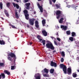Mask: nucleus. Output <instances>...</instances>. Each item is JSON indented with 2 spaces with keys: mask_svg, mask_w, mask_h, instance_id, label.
Returning <instances> with one entry per match:
<instances>
[{
  "mask_svg": "<svg viewBox=\"0 0 79 79\" xmlns=\"http://www.w3.org/2000/svg\"><path fill=\"white\" fill-rule=\"evenodd\" d=\"M34 77L35 79H40L41 75L39 73H37L35 74Z\"/></svg>",
  "mask_w": 79,
  "mask_h": 79,
  "instance_id": "39448f33",
  "label": "nucleus"
},
{
  "mask_svg": "<svg viewBox=\"0 0 79 79\" xmlns=\"http://www.w3.org/2000/svg\"><path fill=\"white\" fill-rule=\"evenodd\" d=\"M0 7L1 8V9L2 10L3 8V3L2 2H1L0 3Z\"/></svg>",
  "mask_w": 79,
  "mask_h": 79,
  "instance_id": "cd10ccee",
  "label": "nucleus"
},
{
  "mask_svg": "<svg viewBox=\"0 0 79 79\" xmlns=\"http://www.w3.org/2000/svg\"><path fill=\"white\" fill-rule=\"evenodd\" d=\"M45 23H46V22H45V20L43 19L42 20V24H43V26H45Z\"/></svg>",
  "mask_w": 79,
  "mask_h": 79,
  "instance_id": "dca6fc26",
  "label": "nucleus"
},
{
  "mask_svg": "<svg viewBox=\"0 0 79 79\" xmlns=\"http://www.w3.org/2000/svg\"><path fill=\"white\" fill-rule=\"evenodd\" d=\"M57 40H58L59 42H60V41H61V40L59 38H57Z\"/></svg>",
  "mask_w": 79,
  "mask_h": 79,
  "instance_id": "de8ad7c7",
  "label": "nucleus"
},
{
  "mask_svg": "<svg viewBox=\"0 0 79 79\" xmlns=\"http://www.w3.org/2000/svg\"><path fill=\"white\" fill-rule=\"evenodd\" d=\"M16 2H19V0H16Z\"/></svg>",
  "mask_w": 79,
  "mask_h": 79,
  "instance_id": "e2e57ef3",
  "label": "nucleus"
},
{
  "mask_svg": "<svg viewBox=\"0 0 79 79\" xmlns=\"http://www.w3.org/2000/svg\"><path fill=\"white\" fill-rule=\"evenodd\" d=\"M35 20V18L29 19V23L31 26H33L34 24V21Z\"/></svg>",
  "mask_w": 79,
  "mask_h": 79,
  "instance_id": "7ed1b4c3",
  "label": "nucleus"
},
{
  "mask_svg": "<svg viewBox=\"0 0 79 79\" xmlns=\"http://www.w3.org/2000/svg\"><path fill=\"white\" fill-rule=\"evenodd\" d=\"M13 5L14 6V7H15L16 6V4H15V3H13Z\"/></svg>",
  "mask_w": 79,
  "mask_h": 79,
  "instance_id": "09e8293b",
  "label": "nucleus"
},
{
  "mask_svg": "<svg viewBox=\"0 0 79 79\" xmlns=\"http://www.w3.org/2000/svg\"><path fill=\"white\" fill-rule=\"evenodd\" d=\"M72 37H74V36H76V33L75 32H73L72 33Z\"/></svg>",
  "mask_w": 79,
  "mask_h": 79,
  "instance_id": "5701e85b",
  "label": "nucleus"
},
{
  "mask_svg": "<svg viewBox=\"0 0 79 79\" xmlns=\"http://www.w3.org/2000/svg\"><path fill=\"white\" fill-rule=\"evenodd\" d=\"M2 79V77L1 75L0 74V79Z\"/></svg>",
  "mask_w": 79,
  "mask_h": 79,
  "instance_id": "052dcab7",
  "label": "nucleus"
},
{
  "mask_svg": "<svg viewBox=\"0 0 79 79\" xmlns=\"http://www.w3.org/2000/svg\"><path fill=\"white\" fill-rule=\"evenodd\" d=\"M48 71H49V70L46 68H44L43 70L42 71V72L43 74L45 73H46V74H48Z\"/></svg>",
  "mask_w": 79,
  "mask_h": 79,
  "instance_id": "0eeeda50",
  "label": "nucleus"
},
{
  "mask_svg": "<svg viewBox=\"0 0 79 79\" xmlns=\"http://www.w3.org/2000/svg\"><path fill=\"white\" fill-rule=\"evenodd\" d=\"M72 76L73 77H77V74L76 73H73L72 74Z\"/></svg>",
  "mask_w": 79,
  "mask_h": 79,
  "instance_id": "a211bd4d",
  "label": "nucleus"
},
{
  "mask_svg": "<svg viewBox=\"0 0 79 79\" xmlns=\"http://www.w3.org/2000/svg\"><path fill=\"white\" fill-rule=\"evenodd\" d=\"M56 35H57V37H59V35H58V32H57L56 34Z\"/></svg>",
  "mask_w": 79,
  "mask_h": 79,
  "instance_id": "49530a36",
  "label": "nucleus"
},
{
  "mask_svg": "<svg viewBox=\"0 0 79 79\" xmlns=\"http://www.w3.org/2000/svg\"><path fill=\"white\" fill-rule=\"evenodd\" d=\"M8 56H10L11 58H14V62H15L16 61V55L14 53H11L9 54Z\"/></svg>",
  "mask_w": 79,
  "mask_h": 79,
  "instance_id": "20e7f679",
  "label": "nucleus"
},
{
  "mask_svg": "<svg viewBox=\"0 0 79 79\" xmlns=\"http://www.w3.org/2000/svg\"><path fill=\"white\" fill-rule=\"evenodd\" d=\"M72 73L71 69L70 68H69L67 69V73L69 75L71 74Z\"/></svg>",
  "mask_w": 79,
  "mask_h": 79,
  "instance_id": "9d476101",
  "label": "nucleus"
},
{
  "mask_svg": "<svg viewBox=\"0 0 79 79\" xmlns=\"http://www.w3.org/2000/svg\"><path fill=\"white\" fill-rule=\"evenodd\" d=\"M4 73H5V74H7V75H10L11 74H10V72L8 70H5L4 71Z\"/></svg>",
  "mask_w": 79,
  "mask_h": 79,
  "instance_id": "2eb2a0df",
  "label": "nucleus"
},
{
  "mask_svg": "<svg viewBox=\"0 0 79 79\" xmlns=\"http://www.w3.org/2000/svg\"><path fill=\"white\" fill-rule=\"evenodd\" d=\"M55 69H51L50 70V72L51 74H53L54 73Z\"/></svg>",
  "mask_w": 79,
  "mask_h": 79,
  "instance_id": "6ab92c4d",
  "label": "nucleus"
},
{
  "mask_svg": "<svg viewBox=\"0 0 79 79\" xmlns=\"http://www.w3.org/2000/svg\"><path fill=\"white\" fill-rule=\"evenodd\" d=\"M25 18L27 20L29 19V15L28 14H25Z\"/></svg>",
  "mask_w": 79,
  "mask_h": 79,
  "instance_id": "aec40b11",
  "label": "nucleus"
},
{
  "mask_svg": "<svg viewBox=\"0 0 79 79\" xmlns=\"http://www.w3.org/2000/svg\"><path fill=\"white\" fill-rule=\"evenodd\" d=\"M64 19L63 18H61L59 21V23H63V20Z\"/></svg>",
  "mask_w": 79,
  "mask_h": 79,
  "instance_id": "393cba45",
  "label": "nucleus"
},
{
  "mask_svg": "<svg viewBox=\"0 0 79 79\" xmlns=\"http://www.w3.org/2000/svg\"><path fill=\"white\" fill-rule=\"evenodd\" d=\"M76 47H78L79 48V42H76Z\"/></svg>",
  "mask_w": 79,
  "mask_h": 79,
  "instance_id": "a878e982",
  "label": "nucleus"
},
{
  "mask_svg": "<svg viewBox=\"0 0 79 79\" xmlns=\"http://www.w3.org/2000/svg\"><path fill=\"white\" fill-rule=\"evenodd\" d=\"M63 29H64V30H66L67 29V26H64V28Z\"/></svg>",
  "mask_w": 79,
  "mask_h": 79,
  "instance_id": "ea45409f",
  "label": "nucleus"
},
{
  "mask_svg": "<svg viewBox=\"0 0 79 79\" xmlns=\"http://www.w3.org/2000/svg\"><path fill=\"white\" fill-rule=\"evenodd\" d=\"M1 18L2 19V20H4V19L3 17H1Z\"/></svg>",
  "mask_w": 79,
  "mask_h": 79,
  "instance_id": "680f3d73",
  "label": "nucleus"
},
{
  "mask_svg": "<svg viewBox=\"0 0 79 79\" xmlns=\"http://www.w3.org/2000/svg\"><path fill=\"white\" fill-rule=\"evenodd\" d=\"M43 76L44 77H47V76L46 74H43Z\"/></svg>",
  "mask_w": 79,
  "mask_h": 79,
  "instance_id": "864d4df0",
  "label": "nucleus"
},
{
  "mask_svg": "<svg viewBox=\"0 0 79 79\" xmlns=\"http://www.w3.org/2000/svg\"><path fill=\"white\" fill-rule=\"evenodd\" d=\"M5 64L3 63L0 62V67H4Z\"/></svg>",
  "mask_w": 79,
  "mask_h": 79,
  "instance_id": "4be33fe9",
  "label": "nucleus"
},
{
  "mask_svg": "<svg viewBox=\"0 0 79 79\" xmlns=\"http://www.w3.org/2000/svg\"><path fill=\"white\" fill-rule=\"evenodd\" d=\"M15 14L16 18L17 19H18L19 18V15H18V12L16 10H15Z\"/></svg>",
  "mask_w": 79,
  "mask_h": 79,
  "instance_id": "ddd939ff",
  "label": "nucleus"
},
{
  "mask_svg": "<svg viewBox=\"0 0 79 79\" xmlns=\"http://www.w3.org/2000/svg\"><path fill=\"white\" fill-rule=\"evenodd\" d=\"M61 14V11L60 10H57L56 12V15H57L56 17L57 19H59L60 18V15Z\"/></svg>",
  "mask_w": 79,
  "mask_h": 79,
  "instance_id": "423d86ee",
  "label": "nucleus"
},
{
  "mask_svg": "<svg viewBox=\"0 0 79 79\" xmlns=\"http://www.w3.org/2000/svg\"><path fill=\"white\" fill-rule=\"evenodd\" d=\"M55 52H56V51L55 50L53 51V53H55Z\"/></svg>",
  "mask_w": 79,
  "mask_h": 79,
  "instance_id": "4d7b16f0",
  "label": "nucleus"
},
{
  "mask_svg": "<svg viewBox=\"0 0 79 79\" xmlns=\"http://www.w3.org/2000/svg\"><path fill=\"white\" fill-rule=\"evenodd\" d=\"M37 38L38 39V40L39 39H40V35H39L37 36Z\"/></svg>",
  "mask_w": 79,
  "mask_h": 79,
  "instance_id": "c03bdc74",
  "label": "nucleus"
},
{
  "mask_svg": "<svg viewBox=\"0 0 79 79\" xmlns=\"http://www.w3.org/2000/svg\"><path fill=\"white\" fill-rule=\"evenodd\" d=\"M45 42H46L45 40H43L42 42H41V43H43V45H45Z\"/></svg>",
  "mask_w": 79,
  "mask_h": 79,
  "instance_id": "7c9ffc66",
  "label": "nucleus"
},
{
  "mask_svg": "<svg viewBox=\"0 0 79 79\" xmlns=\"http://www.w3.org/2000/svg\"><path fill=\"white\" fill-rule=\"evenodd\" d=\"M51 0L52 2H53V3H55V2H56V0Z\"/></svg>",
  "mask_w": 79,
  "mask_h": 79,
  "instance_id": "3c124183",
  "label": "nucleus"
},
{
  "mask_svg": "<svg viewBox=\"0 0 79 79\" xmlns=\"http://www.w3.org/2000/svg\"><path fill=\"white\" fill-rule=\"evenodd\" d=\"M60 61L62 63L63 62V61H64V59L62 57L61 58V59L60 60Z\"/></svg>",
  "mask_w": 79,
  "mask_h": 79,
  "instance_id": "79ce46f5",
  "label": "nucleus"
},
{
  "mask_svg": "<svg viewBox=\"0 0 79 79\" xmlns=\"http://www.w3.org/2000/svg\"><path fill=\"white\" fill-rule=\"evenodd\" d=\"M7 59L8 60H9V61L12 62V58L11 57L8 56L7 57Z\"/></svg>",
  "mask_w": 79,
  "mask_h": 79,
  "instance_id": "c756f323",
  "label": "nucleus"
},
{
  "mask_svg": "<svg viewBox=\"0 0 79 79\" xmlns=\"http://www.w3.org/2000/svg\"><path fill=\"white\" fill-rule=\"evenodd\" d=\"M61 55L62 56H63V57H64L65 56V54H64V51L62 52L61 53Z\"/></svg>",
  "mask_w": 79,
  "mask_h": 79,
  "instance_id": "bb28decb",
  "label": "nucleus"
},
{
  "mask_svg": "<svg viewBox=\"0 0 79 79\" xmlns=\"http://www.w3.org/2000/svg\"><path fill=\"white\" fill-rule=\"evenodd\" d=\"M78 6H76L74 4H73L72 5V7L73 8V9H74V10H76L77 8H76V7H78Z\"/></svg>",
  "mask_w": 79,
  "mask_h": 79,
  "instance_id": "412c9836",
  "label": "nucleus"
},
{
  "mask_svg": "<svg viewBox=\"0 0 79 79\" xmlns=\"http://www.w3.org/2000/svg\"><path fill=\"white\" fill-rule=\"evenodd\" d=\"M6 15V16H7V17H9V14H8V12H7V13H5Z\"/></svg>",
  "mask_w": 79,
  "mask_h": 79,
  "instance_id": "a19ab883",
  "label": "nucleus"
},
{
  "mask_svg": "<svg viewBox=\"0 0 79 79\" xmlns=\"http://www.w3.org/2000/svg\"><path fill=\"white\" fill-rule=\"evenodd\" d=\"M64 26L63 25H61L60 27H61V28H63H63H64Z\"/></svg>",
  "mask_w": 79,
  "mask_h": 79,
  "instance_id": "5fc2aeb1",
  "label": "nucleus"
},
{
  "mask_svg": "<svg viewBox=\"0 0 79 79\" xmlns=\"http://www.w3.org/2000/svg\"><path fill=\"white\" fill-rule=\"evenodd\" d=\"M44 11H45V12H46L47 11L46 10H44Z\"/></svg>",
  "mask_w": 79,
  "mask_h": 79,
  "instance_id": "338daca9",
  "label": "nucleus"
},
{
  "mask_svg": "<svg viewBox=\"0 0 79 79\" xmlns=\"http://www.w3.org/2000/svg\"><path fill=\"white\" fill-rule=\"evenodd\" d=\"M51 38H52V39H54V37H53V36H51Z\"/></svg>",
  "mask_w": 79,
  "mask_h": 79,
  "instance_id": "13d9d810",
  "label": "nucleus"
},
{
  "mask_svg": "<svg viewBox=\"0 0 79 79\" xmlns=\"http://www.w3.org/2000/svg\"><path fill=\"white\" fill-rule=\"evenodd\" d=\"M46 47L47 48L51 49V50H55V47L52 43H48L46 44Z\"/></svg>",
  "mask_w": 79,
  "mask_h": 79,
  "instance_id": "f257e3e1",
  "label": "nucleus"
},
{
  "mask_svg": "<svg viewBox=\"0 0 79 79\" xmlns=\"http://www.w3.org/2000/svg\"><path fill=\"white\" fill-rule=\"evenodd\" d=\"M0 44L1 45H5V41H4L3 40H0Z\"/></svg>",
  "mask_w": 79,
  "mask_h": 79,
  "instance_id": "4468645a",
  "label": "nucleus"
},
{
  "mask_svg": "<svg viewBox=\"0 0 79 79\" xmlns=\"http://www.w3.org/2000/svg\"><path fill=\"white\" fill-rule=\"evenodd\" d=\"M60 67L61 69H63V71L64 74H67V67H66V66L63 64H60Z\"/></svg>",
  "mask_w": 79,
  "mask_h": 79,
  "instance_id": "f03ea898",
  "label": "nucleus"
},
{
  "mask_svg": "<svg viewBox=\"0 0 79 79\" xmlns=\"http://www.w3.org/2000/svg\"><path fill=\"white\" fill-rule=\"evenodd\" d=\"M77 71L78 72V73H79V69H77Z\"/></svg>",
  "mask_w": 79,
  "mask_h": 79,
  "instance_id": "bf43d9fd",
  "label": "nucleus"
},
{
  "mask_svg": "<svg viewBox=\"0 0 79 79\" xmlns=\"http://www.w3.org/2000/svg\"><path fill=\"white\" fill-rule=\"evenodd\" d=\"M35 27H36L37 29H39V22H38V21L37 20L35 21Z\"/></svg>",
  "mask_w": 79,
  "mask_h": 79,
  "instance_id": "1a4fd4ad",
  "label": "nucleus"
},
{
  "mask_svg": "<svg viewBox=\"0 0 79 79\" xmlns=\"http://www.w3.org/2000/svg\"><path fill=\"white\" fill-rule=\"evenodd\" d=\"M25 1V3H27V2H28V1H29V0H24Z\"/></svg>",
  "mask_w": 79,
  "mask_h": 79,
  "instance_id": "603ef678",
  "label": "nucleus"
},
{
  "mask_svg": "<svg viewBox=\"0 0 79 79\" xmlns=\"http://www.w3.org/2000/svg\"><path fill=\"white\" fill-rule=\"evenodd\" d=\"M6 5L8 8H9L10 6V2H8L6 4Z\"/></svg>",
  "mask_w": 79,
  "mask_h": 79,
  "instance_id": "c85d7f7f",
  "label": "nucleus"
},
{
  "mask_svg": "<svg viewBox=\"0 0 79 79\" xmlns=\"http://www.w3.org/2000/svg\"><path fill=\"white\" fill-rule=\"evenodd\" d=\"M70 31H66V34L67 35H70Z\"/></svg>",
  "mask_w": 79,
  "mask_h": 79,
  "instance_id": "e433bc0d",
  "label": "nucleus"
},
{
  "mask_svg": "<svg viewBox=\"0 0 79 79\" xmlns=\"http://www.w3.org/2000/svg\"><path fill=\"white\" fill-rule=\"evenodd\" d=\"M15 66H11V70H14L15 69Z\"/></svg>",
  "mask_w": 79,
  "mask_h": 79,
  "instance_id": "c9c22d12",
  "label": "nucleus"
},
{
  "mask_svg": "<svg viewBox=\"0 0 79 79\" xmlns=\"http://www.w3.org/2000/svg\"><path fill=\"white\" fill-rule=\"evenodd\" d=\"M38 40H39V42H41V41H42V39H39Z\"/></svg>",
  "mask_w": 79,
  "mask_h": 79,
  "instance_id": "6e6d98bb",
  "label": "nucleus"
},
{
  "mask_svg": "<svg viewBox=\"0 0 79 79\" xmlns=\"http://www.w3.org/2000/svg\"><path fill=\"white\" fill-rule=\"evenodd\" d=\"M1 77H2V79H5V75L4 73H1Z\"/></svg>",
  "mask_w": 79,
  "mask_h": 79,
  "instance_id": "b1692460",
  "label": "nucleus"
},
{
  "mask_svg": "<svg viewBox=\"0 0 79 79\" xmlns=\"http://www.w3.org/2000/svg\"><path fill=\"white\" fill-rule=\"evenodd\" d=\"M34 14H35L36 13V12H35V11H34Z\"/></svg>",
  "mask_w": 79,
  "mask_h": 79,
  "instance_id": "69168bd1",
  "label": "nucleus"
},
{
  "mask_svg": "<svg viewBox=\"0 0 79 79\" xmlns=\"http://www.w3.org/2000/svg\"><path fill=\"white\" fill-rule=\"evenodd\" d=\"M69 40H70V41H71V42H73L74 40V39L73 38V37H70L69 38Z\"/></svg>",
  "mask_w": 79,
  "mask_h": 79,
  "instance_id": "72a5a7b5",
  "label": "nucleus"
},
{
  "mask_svg": "<svg viewBox=\"0 0 79 79\" xmlns=\"http://www.w3.org/2000/svg\"><path fill=\"white\" fill-rule=\"evenodd\" d=\"M24 14H25V15L28 14V12L27 11V10H25L24 11Z\"/></svg>",
  "mask_w": 79,
  "mask_h": 79,
  "instance_id": "2f4dec72",
  "label": "nucleus"
},
{
  "mask_svg": "<svg viewBox=\"0 0 79 79\" xmlns=\"http://www.w3.org/2000/svg\"><path fill=\"white\" fill-rule=\"evenodd\" d=\"M39 8L40 9V10L41 12V13L43 12V8H42V7L40 6V8Z\"/></svg>",
  "mask_w": 79,
  "mask_h": 79,
  "instance_id": "473e14b6",
  "label": "nucleus"
},
{
  "mask_svg": "<svg viewBox=\"0 0 79 79\" xmlns=\"http://www.w3.org/2000/svg\"><path fill=\"white\" fill-rule=\"evenodd\" d=\"M16 6L17 9H19V5L17 4H16Z\"/></svg>",
  "mask_w": 79,
  "mask_h": 79,
  "instance_id": "4c0bfd02",
  "label": "nucleus"
},
{
  "mask_svg": "<svg viewBox=\"0 0 79 79\" xmlns=\"http://www.w3.org/2000/svg\"><path fill=\"white\" fill-rule=\"evenodd\" d=\"M30 45H32V43L30 42Z\"/></svg>",
  "mask_w": 79,
  "mask_h": 79,
  "instance_id": "0e129e2a",
  "label": "nucleus"
},
{
  "mask_svg": "<svg viewBox=\"0 0 79 79\" xmlns=\"http://www.w3.org/2000/svg\"><path fill=\"white\" fill-rule=\"evenodd\" d=\"M30 5H31L30 3H25V5H26V8L27 10H29V6H30Z\"/></svg>",
  "mask_w": 79,
  "mask_h": 79,
  "instance_id": "f8f14e48",
  "label": "nucleus"
},
{
  "mask_svg": "<svg viewBox=\"0 0 79 79\" xmlns=\"http://www.w3.org/2000/svg\"><path fill=\"white\" fill-rule=\"evenodd\" d=\"M11 26L12 28H13L14 29H17V28L16 27H15V26H13L12 25H11Z\"/></svg>",
  "mask_w": 79,
  "mask_h": 79,
  "instance_id": "58836bf2",
  "label": "nucleus"
},
{
  "mask_svg": "<svg viewBox=\"0 0 79 79\" xmlns=\"http://www.w3.org/2000/svg\"><path fill=\"white\" fill-rule=\"evenodd\" d=\"M56 6L57 8V9H58V8H60V7L61 6V5L60 4H56Z\"/></svg>",
  "mask_w": 79,
  "mask_h": 79,
  "instance_id": "f3484780",
  "label": "nucleus"
},
{
  "mask_svg": "<svg viewBox=\"0 0 79 79\" xmlns=\"http://www.w3.org/2000/svg\"><path fill=\"white\" fill-rule=\"evenodd\" d=\"M4 11L5 14L8 12V11L6 9H4Z\"/></svg>",
  "mask_w": 79,
  "mask_h": 79,
  "instance_id": "37998d69",
  "label": "nucleus"
},
{
  "mask_svg": "<svg viewBox=\"0 0 79 79\" xmlns=\"http://www.w3.org/2000/svg\"><path fill=\"white\" fill-rule=\"evenodd\" d=\"M27 27H28L29 28V26L28 25L27 26Z\"/></svg>",
  "mask_w": 79,
  "mask_h": 79,
  "instance_id": "774afa93",
  "label": "nucleus"
},
{
  "mask_svg": "<svg viewBox=\"0 0 79 79\" xmlns=\"http://www.w3.org/2000/svg\"><path fill=\"white\" fill-rule=\"evenodd\" d=\"M49 2L50 4L52 5V0H49Z\"/></svg>",
  "mask_w": 79,
  "mask_h": 79,
  "instance_id": "a18cd8bd",
  "label": "nucleus"
},
{
  "mask_svg": "<svg viewBox=\"0 0 79 79\" xmlns=\"http://www.w3.org/2000/svg\"><path fill=\"white\" fill-rule=\"evenodd\" d=\"M42 33L44 36L46 37V36H47V32L45 30H43L42 31Z\"/></svg>",
  "mask_w": 79,
  "mask_h": 79,
  "instance_id": "9b49d317",
  "label": "nucleus"
},
{
  "mask_svg": "<svg viewBox=\"0 0 79 79\" xmlns=\"http://www.w3.org/2000/svg\"><path fill=\"white\" fill-rule=\"evenodd\" d=\"M51 66H54V67H56L57 66V64L55 62H53L52 61L51 62Z\"/></svg>",
  "mask_w": 79,
  "mask_h": 79,
  "instance_id": "6e6552de",
  "label": "nucleus"
},
{
  "mask_svg": "<svg viewBox=\"0 0 79 79\" xmlns=\"http://www.w3.org/2000/svg\"><path fill=\"white\" fill-rule=\"evenodd\" d=\"M54 44H55V45H56L57 46H58V45L59 44H60V43H59L58 44H57V42H56V41H54Z\"/></svg>",
  "mask_w": 79,
  "mask_h": 79,
  "instance_id": "f704fd0d",
  "label": "nucleus"
},
{
  "mask_svg": "<svg viewBox=\"0 0 79 79\" xmlns=\"http://www.w3.org/2000/svg\"><path fill=\"white\" fill-rule=\"evenodd\" d=\"M39 8H40V6H42L40 5V4L39 3L38 4H37Z\"/></svg>",
  "mask_w": 79,
  "mask_h": 79,
  "instance_id": "8fccbe9b",
  "label": "nucleus"
}]
</instances>
